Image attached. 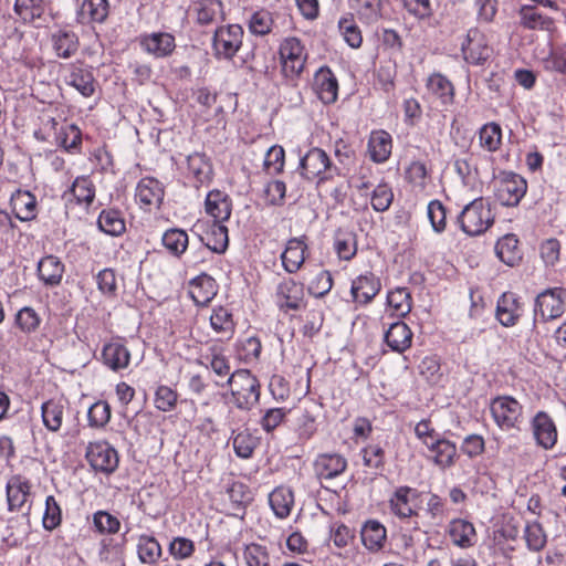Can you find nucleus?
<instances>
[{
	"label": "nucleus",
	"mask_w": 566,
	"mask_h": 566,
	"mask_svg": "<svg viewBox=\"0 0 566 566\" xmlns=\"http://www.w3.org/2000/svg\"><path fill=\"white\" fill-rule=\"evenodd\" d=\"M227 384L231 388L233 403L241 410H251L260 400L261 385L248 369H238L230 375Z\"/></svg>",
	"instance_id": "nucleus-1"
},
{
	"label": "nucleus",
	"mask_w": 566,
	"mask_h": 566,
	"mask_svg": "<svg viewBox=\"0 0 566 566\" xmlns=\"http://www.w3.org/2000/svg\"><path fill=\"white\" fill-rule=\"evenodd\" d=\"M297 171L301 177L317 184L332 180L339 174L338 168L332 163L329 156L321 148L313 147L300 158Z\"/></svg>",
	"instance_id": "nucleus-2"
},
{
	"label": "nucleus",
	"mask_w": 566,
	"mask_h": 566,
	"mask_svg": "<svg viewBox=\"0 0 566 566\" xmlns=\"http://www.w3.org/2000/svg\"><path fill=\"white\" fill-rule=\"evenodd\" d=\"M279 56L282 75L285 78L295 80L305 67L307 51L298 38L287 36L279 45Z\"/></svg>",
	"instance_id": "nucleus-3"
},
{
	"label": "nucleus",
	"mask_w": 566,
	"mask_h": 566,
	"mask_svg": "<svg viewBox=\"0 0 566 566\" xmlns=\"http://www.w3.org/2000/svg\"><path fill=\"white\" fill-rule=\"evenodd\" d=\"M494 222L489 202L483 198H478L467 205L459 216V223L468 235H479L484 233Z\"/></svg>",
	"instance_id": "nucleus-4"
},
{
	"label": "nucleus",
	"mask_w": 566,
	"mask_h": 566,
	"mask_svg": "<svg viewBox=\"0 0 566 566\" xmlns=\"http://www.w3.org/2000/svg\"><path fill=\"white\" fill-rule=\"evenodd\" d=\"M490 411L496 426L502 431L521 430L523 423V406L511 396L492 399Z\"/></svg>",
	"instance_id": "nucleus-5"
},
{
	"label": "nucleus",
	"mask_w": 566,
	"mask_h": 566,
	"mask_svg": "<svg viewBox=\"0 0 566 566\" xmlns=\"http://www.w3.org/2000/svg\"><path fill=\"white\" fill-rule=\"evenodd\" d=\"M243 29L239 24L219 27L214 31L212 48L218 59L231 60L242 46Z\"/></svg>",
	"instance_id": "nucleus-6"
},
{
	"label": "nucleus",
	"mask_w": 566,
	"mask_h": 566,
	"mask_svg": "<svg viewBox=\"0 0 566 566\" xmlns=\"http://www.w3.org/2000/svg\"><path fill=\"white\" fill-rule=\"evenodd\" d=\"M32 484L21 475H13L7 482V503L10 512L29 515L32 507Z\"/></svg>",
	"instance_id": "nucleus-7"
},
{
	"label": "nucleus",
	"mask_w": 566,
	"mask_h": 566,
	"mask_svg": "<svg viewBox=\"0 0 566 566\" xmlns=\"http://www.w3.org/2000/svg\"><path fill=\"white\" fill-rule=\"evenodd\" d=\"M526 190V180L517 174L502 172L496 180L495 196L503 206H517Z\"/></svg>",
	"instance_id": "nucleus-8"
},
{
	"label": "nucleus",
	"mask_w": 566,
	"mask_h": 566,
	"mask_svg": "<svg viewBox=\"0 0 566 566\" xmlns=\"http://www.w3.org/2000/svg\"><path fill=\"white\" fill-rule=\"evenodd\" d=\"M566 290L562 287L548 289L539 293L535 300V318L546 322L560 317L565 311Z\"/></svg>",
	"instance_id": "nucleus-9"
},
{
	"label": "nucleus",
	"mask_w": 566,
	"mask_h": 566,
	"mask_svg": "<svg viewBox=\"0 0 566 566\" xmlns=\"http://www.w3.org/2000/svg\"><path fill=\"white\" fill-rule=\"evenodd\" d=\"M85 457L91 467L98 472L109 474L118 467L117 451L105 441L88 443Z\"/></svg>",
	"instance_id": "nucleus-10"
},
{
	"label": "nucleus",
	"mask_w": 566,
	"mask_h": 566,
	"mask_svg": "<svg viewBox=\"0 0 566 566\" xmlns=\"http://www.w3.org/2000/svg\"><path fill=\"white\" fill-rule=\"evenodd\" d=\"M419 492L407 485L397 488L388 500L390 513L403 521L418 515Z\"/></svg>",
	"instance_id": "nucleus-11"
},
{
	"label": "nucleus",
	"mask_w": 566,
	"mask_h": 566,
	"mask_svg": "<svg viewBox=\"0 0 566 566\" xmlns=\"http://www.w3.org/2000/svg\"><path fill=\"white\" fill-rule=\"evenodd\" d=\"M462 52L468 63L479 65L492 55L493 50L480 30L470 29L465 41L462 43Z\"/></svg>",
	"instance_id": "nucleus-12"
},
{
	"label": "nucleus",
	"mask_w": 566,
	"mask_h": 566,
	"mask_svg": "<svg viewBox=\"0 0 566 566\" xmlns=\"http://www.w3.org/2000/svg\"><path fill=\"white\" fill-rule=\"evenodd\" d=\"M533 437L538 447L551 450L557 442V428L552 417L545 411H538L531 420Z\"/></svg>",
	"instance_id": "nucleus-13"
},
{
	"label": "nucleus",
	"mask_w": 566,
	"mask_h": 566,
	"mask_svg": "<svg viewBox=\"0 0 566 566\" xmlns=\"http://www.w3.org/2000/svg\"><path fill=\"white\" fill-rule=\"evenodd\" d=\"M380 290V279L373 272H366L357 276L352 282L350 293L356 303L367 305L374 300Z\"/></svg>",
	"instance_id": "nucleus-14"
},
{
	"label": "nucleus",
	"mask_w": 566,
	"mask_h": 566,
	"mask_svg": "<svg viewBox=\"0 0 566 566\" xmlns=\"http://www.w3.org/2000/svg\"><path fill=\"white\" fill-rule=\"evenodd\" d=\"M65 83L74 87L84 97H91L95 92L93 73L82 64H69L64 69Z\"/></svg>",
	"instance_id": "nucleus-15"
},
{
	"label": "nucleus",
	"mask_w": 566,
	"mask_h": 566,
	"mask_svg": "<svg viewBox=\"0 0 566 566\" xmlns=\"http://www.w3.org/2000/svg\"><path fill=\"white\" fill-rule=\"evenodd\" d=\"M276 304L282 311L301 308L304 300L303 285L292 279L282 281L276 287Z\"/></svg>",
	"instance_id": "nucleus-16"
},
{
	"label": "nucleus",
	"mask_w": 566,
	"mask_h": 566,
	"mask_svg": "<svg viewBox=\"0 0 566 566\" xmlns=\"http://www.w3.org/2000/svg\"><path fill=\"white\" fill-rule=\"evenodd\" d=\"M522 303L520 302V297L516 294L512 292H505L499 297L495 316L501 325L505 327L516 325L520 317L522 316Z\"/></svg>",
	"instance_id": "nucleus-17"
},
{
	"label": "nucleus",
	"mask_w": 566,
	"mask_h": 566,
	"mask_svg": "<svg viewBox=\"0 0 566 566\" xmlns=\"http://www.w3.org/2000/svg\"><path fill=\"white\" fill-rule=\"evenodd\" d=\"M164 195L161 184L153 177H146L137 184L135 198L140 208L150 210L160 206Z\"/></svg>",
	"instance_id": "nucleus-18"
},
{
	"label": "nucleus",
	"mask_w": 566,
	"mask_h": 566,
	"mask_svg": "<svg viewBox=\"0 0 566 566\" xmlns=\"http://www.w3.org/2000/svg\"><path fill=\"white\" fill-rule=\"evenodd\" d=\"M314 91L324 104H333L338 96V82L328 67H321L314 75Z\"/></svg>",
	"instance_id": "nucleus-19"
},
{
	"label": "nucleus",
	"mask_w": 566,
	"mask_h": 566,
	"mask_svg": "<svg viewBox=\"0 0 566 566\" xmlns=\"http://www.w3.org/2000/svg\"><path fill=\"white\" fill-rule=\"evenodd\" d=\"M205 210L214 222H224L229 220L232 212V202L230 197L218 189L208 192L205 200Z\"/></svg>",
	"instance_id": "nucleus-20"
},
{
	"label": "nucleus",
	"mask_w": 566,
	"mask_h": 566,
	"mask_svg": "<svg viewBox=\"0 0 566 566\" xmlns=\"http://www.w3.org/2000/svg\"><path fill=\"white\" fill-rule=\"evenodd\" d=\"M520 23L528 30H542L553 32L555 30V21L543 14L536 6L524 4L518 10Z\"/></svg>",
	"instance_id": "nucleus-21"
},
{
	"label": "nucleus",
	"mask_w": 566,
	"mask_h": 566,
	"mask_svg": "<svg viewBox=\"0 0 566 566\" xmlns=\"http://www.w3.org/2000/svg\"><path fill=\"white\" fill-rule=\"evenodd\" d=\"M412 332L409 326L402 321H397L390 324L389 328L385 332L384 340L397 353H403L410 348L412 344Z\"/></svg>",
	"instance_id": "nucleus-22"
},
{
	"label": "nucleus",
	"mask_w": 566,
	"mask_h": 566,
	"mask_svg": "<svg viewBox=\"0 0 566 566\" xmlns=\"http://www.w3.org/2000/svg\"><path fill=\"white\" fill-rule=\"evenodd\" d=\"M307 245L303 239L293 238L287 241L286 248L281 254L282 265L289 273L297 272L305 261Z\"/></svg>",
	"instance_id": "nucleus-23"
},
{
	"label": "nucleus",
	"mask_w": 566,
	"mask_h": 566,
	"mask_svg": "<svg viewBox=\"0 0 566 566\" xmlns=\"http://www.w3.org/2000/svg\"><path fill=\"white\" fill-rule=\"evenodd\" d=\"M392 150V138L386 130L371 132L368 139V153L373 161L382 164L387 161Z\"/></svg>",
	"instance_id": "nucleus-24"
},
{
	"label": "nucleus",
	"mask_w": 566,
	"mask_h": 566,
	"mask_svg": "<svg viewBox=\"0 0 566 566\" xmlns=\"http://www.w3.org/2000/svg\"><path fill=\"white\" fill-rule=\"evenodd\" d=\"M316 474L321 479H334L342 474L347 467L344 457L337 453H325L317 457L314 463Z\"/></svg>",
	"instance_id": "nucleus-25"
},
{
	"label": "nucleus",
	"mask_w": 566,
	"mask_h": 566,
	"mask_svg": "<svg viewBox=\"0 0 566 566\" xmlns=\"http://www.w3.org/2000/svg\"><path fill=\"white\" fill-rule=\"evenodd\" d=\"M448 534L452 543L461 548L471 547L476 542V532L473 524L462 518H455L450 522Z\"/></svg>",
	"instance_id": "nucleus-26"
},
{
	"label": "nucleus",
	"mask_w": 566,
	"mask_h": 566,
	"mask_svg": "<svg viewBox=\"0 0 566 566\" xmlns=\"http://www.w3.org/2000/svg\"><path fill=\"white\" fill-rule=\"evenodd\" d=\"M427 449L430 452L429 458L441 469L452 467L458 457L455 443L441 437L433 442L432 447H427Z\"/></svg>",
	"instance_id": "nucleus-27"
},
{
	"label": "nucleus",
	"mask_w": 566,
	"mask_h": 566,
	"mask_svg": "<svg viewBox=\"0 0 566 566\" xmlns=\"http://www.w3.org/2000/svg\"><path fill=\"white\" fill-rule=\"evenodd\" d=\"M189 294L197 305H207L217 294L216 281L202 274L190 282Z\"/></svg>",
	"instance_id": "nucleus-28"
},
{
	"label": "nucleus",
	"mask_w": 566,
	"mask_h": 566,
	"mask_svg": "<svg viewBox=\"0 0 566 566\" xmlns=\"http://www.w3.org/2000/svg\"><path fill=\"white\" fill-rule=\"evenodd\" d=\"M11 207L21 221H30L36 217V198L30 191H15L11 196Z\"/></svg>",
	"instance_id": "nucleus-29"
},
{
	"label": "nucleus",
	"mask_w": 566,
	"mask_h": 566,
	"mask_svg": "<svg viewBox=\"0 0 566 566\" xmlns=\"http://www.w3.org/2000/svg\"><path fill=\"white\" fill-rule=\"evenodd\" d=\"M360 535L364 546L370 552H379L387 539L386 527L376 520L367 521Z\"/></svg>",
	"instance_id": "nucleus-30"
},
{
	"label": "nucleus",
	"mask_w": 566,
	"mask_h": 566,
	"mask_svg": "<svg viewBox=\"0 0 566 566\" xmlns=\"http://www.w3.org/2000/svg\"><path fill=\"white\" fill-rule=\"evenodd\" d=\"M142 46L156 57H165L175 50V38L169 33H153L142 40Z\"/></svg>",
	"instance_id": "nucleus-31"
},
{
	"label": "nucleus",
	"mask_w": 566,
	"mask_h": 566,
	"mask_svg": "<svg viewBox=\"0 0 566 566\" xmlns=\"http://www.w3.org/2000/svg\"><path fill=\"white\" fill-rule=\"evenodd\" d=\"M210 326L214 333L220 335L219 339H229L235 331V323L232 312L223 306L212 310L210 315Z\"/></svg>",
	"instance_id": "nucleus-32"
},
{
	"label": "nucleus",
	"mask_w": 566,
	"mask_h": 566,
	"mask_svg": "<svg viewBox=\"0 0 566 566\" xmlns=\"http://www.w3.org/2000/svg\"><path fill=\"white\" fill-rule=\"evenodd\" d=\"M64 273V265L59 258L46 255L38 263V274L40 280L50 286L60 284Z\"/></svg>",
	"instance_id": "nucleus-33"
},
{
	"label": "nucleus",
	"mask_w": 566,
	"mask_h": 566,
	"mask_svg": "<svg viewBox=\"0 0 566 566\" xmlns=\"http://www.w3.org/2000/svg\"><path fill=\"white\" fill-rule=\"evenodd\" d=\"M197 22L209 25L224 20L223 3L220 0H199L195 3Z\"/></svg>",
	"instance_id": "nucleus-34"
},
{
	"label": "nucleus",
	"mask_w": 566,
	"mask_h": 566,
	"mask_svg": "<svg viewBox=\"0 0 566 566\" xmlns=\"http://www.w3.org/2000/svg\"><path fill=\"white\" fill-rule=\"evenodd\" d=\"M48 4L45 0H15L14 13L23 23H35L42 20Z\"/></svg>",
	"instance_id": "nucleus-35"
},
{
	"label": "nucleus",
	"mask_w": 566,
	"mask_h": 566,
	"mask_svg": "<svg viewBox=\"0 0 566 566\" xmlns=\"http://www.w3.org/2000/svg\"><path fill=\"white\" fill-rule=\"evenodd\" d=\"M427 88L442 105H450L454 99L453 84L441 73H433L427 80Z\"/></svg>",
	"instance_id": "nucleus-36"
},
{
	"label": "nucleus",
	"mask_w": 566,
	"mask_h": 566,
	"mask_svg": "<svg viewBox=\"0 0 566 566\" xmlns=\"http://www.w3.org/2000/svg\"><path fill=\"white\" fill-rule=\"evenodd\" d=\"M65 401L50 399L41 407L42 420L45 428L51 432H57L63 422Z\"/></svg>",
	"instance_id": "nucleus-37"
},
{
	"label": "nucleus",
	"mask_w": 566,
	"mask_h": 566,
	"mask_svg": "<svg viewBox=\"0 0 566 566\" xmlns=\"http://www.w3.org/2000/svg\"><path fill=\"white\" fill-rule=\"evenodd\" d=\"M104 364L113 370L126 368L130 360L128 349L120 343L106 344L102 352Z\"/></svg>",
	"instance_id": "nucleus-38"
},
{
	"label": "nucleus",
	"mask_w": 566,
	"mask_h": 566,
	"mask_svg": "<svg viewBox=\"0 0 566 566\" xmlns=\"http://www.w3.org/2000/svg\"><path fill=\"white\" fill-rule=\"evenodd\" d=\"M269 503L277 517L285 518L294 505V494L290 488L279 486L270 493Z\"/></svg>",
	"instance_id": "nucleus-39"
},
{
	"label": "nucleus",
	"mask_w": 566,
	"mask_h": 566,
	"mask_svg": "<svg viewBox=\"0 0 566 566\" xmlns=\"http://www.w3.org/2000/svg\"><path fill=\"white\" fill-rule=\"evenodd\" d=\"M495 252L499 259L510 266H514L522 259L518 239L515 234H506L501 238L495 245Z\"/></svg>",
	"instance_id": "nucleus-40"
},
{
	"label": "nucleus",
	"mask_w": 566,
	"mask_h": 566,
	"mask_svg": "<svg viewBox=\"0 0 566 566\" xmlns=\"http://www.w3.org/2000/svg\"><path fill=\"white\" fill-rule=\"evenodd\" d=\"M387 306L392 316L405 317L412 307L411 294L405 287H397L387 294Z\"/></svg>",
	"instance_id": "nucleus-41"
},
{
	"label": "nucleus",
	"mask_w": 566,
	"mask_h": 566,
	"mask_svg": "<svg viewBox=\"0 0 566 566\" xmlns=\"http://www.w3.org/2000/svg\"><path fill=\"white\" fill-rule=\"evenodd\" d=\"M97 224L101 231L113 237H118L126 230L122 213L115 209L103 210L98 216Z\"/></svg>",
	"instance_id": "nucleus-42"
},
{
	"label": "nucleus",
	"mask_w": 566,
	"mask_h": 566,
	"mask_svg": "<svg viewBox=\"0 0 566 566\" xmlns=\"http://www.w3.org/2000/svg\"><path fill=\"white\" fill-rule=\"evenodd\" d=\"M52 44L57 56L69 59L78 49V39L74 32L59 30L52 34Z\"/></svg>",
	"instance_id": "nucleus-43"
},
{
	"label": "nucleus",
	"mask_w": 566,
	"mask_h": 566,
	"mask_svg": "<svg viewBox=\"0 0 566 566\" xmlns=\"http://www.w3.org/2000/svg\"><path fill=\"white\" fill-rule=\"evenodd\" d=\"M188 171L195 178L198 185H202L211 179L212 167L202 153H193L187 157Z\"/></svg>",
	"instance_id": "nucleus-44"
},
{
	"label": "nucleus",
	"mask_w": 566,
	"mask_h": 566,
	"mask_svg": "<svg viewBox=\"0 0 566 566\" xmlns=\"http://www.w3.org/2000/svg\"><path fill=\"white\" fill-rule=\"evenodd\" d=\"M202 240L211 251L223 253L229 243L228 228L223 222H213Z\"/></svg>",
	"instance_id": "nucleus-45"
},
{
	"label": "nucleus",
	"mask_w": 566,
	"mask_h": 566,
	"mask_svg": "<svg viewBox=\"0 0 566 566\" xmlns=\"http://www.w3.org/2000/svg\"><path fill=\"white\" fill-rule=\"evenodd\" d=\"M137 553L143 564L153 565L161 556V546L155 537L142 535L138 538Z\"/></svg>",
	"instance_id": "nucleus-46"
},
{
	"label": "nucleus",
	"mask_w": 566,
	"mask_h": 566,
	"mask_svg": "<svg viewBox=\"0 0 566 566\" xmlns=\"http://www.w3.org/2000/svg\"><path fill=\"white\" fill-rule=\"evenodd\" d=\"M354 9L361 22L373 24L381 18L382 2L381 0H354Z\"/></svg>",
	"instance_id": "nucleus-47"
},
{
	"label": "nucleus",
	"mask_w": 566,
	"mask_h": 566,
	"mask_svg": "<svg viewBox=\"0 0 566 566\" xmlns=\"http://www.w3.org/2000/svg\"><path fill=\"white\" fill-rule=\"evenodd\" d=\"M161 242L168 252L179 256L186 251L189 240L185 230L171 228L163 234Z\"/></svg>",
	"instance_id": "nucleus-48"
},
{
	"label": "nucleus",
	"mask_w": 566,
	"mask_h": 566,
	"mask_svg": "<svg viewBox=\"0 0 566 566\" xmlns=\"http://www.w3.org/2000/svg\"><path fill=\"white\" fill-rule=\"evenodd\" d=\"M94 531L101 535H114L120 528V522L117 516L107 511H97L92 515Z\"/></svg>",
	"instance_id": "nucleus-49"
},
{
	"label": "nucleus",
	"mask_w": 566,
	"mask_h": 566,
	"mask_svg": "<svg viewBox=\"0 0 566 566\" xmlns=\"http://www.w3.org/2000/svg\"><path fill=\"white\" fill-rule=\"evenodd\" d=\"M107 14V0H85L80 11L81 19L91 22H103Z\"/></svg>",
	"instance_id": "nucleus-50"
},
{
	"label": "nucleus",
	"mask_w": 566,
	"mask_h": 566,
	"mask_svg": "<svg viewBox=\"0 0 566 566\" xmlns=\"http://www.w3.org/2000/svg\"><path fill=\"white\" fill-rule=\"evenodd\" d=\"M54 138L56 144L67 151L77 149L82 143L81 130L73 124L62 125Z\"/></svg>",
	"instance_id": "nucleus-51"
},
{
	"label": "nucleus",
	"mask_w": 566,
	"mask_h": 566,
	"mask_svg": "<svg viewBox=\"0 0 566 566\" xmlns=\"http://www.w3.org/2000/svg\"><path fill=\"white\" fill-rule=\"evenodd\" d=\"M480 146L488 151H496L502 142V129L495 123L485 124L479 133Z\"/></svg>",
	"instance_id": "nucleus-52"
},
{
	"label": "nucleus",
	"mask_w": 566,
	"mask_h": 566,
	"mask_svg": "<svg viewBox=\"0 0 566 566\" xmlns=\"http://www.w3.org/2000/svg\"><path fill=\"white\" fill-rule=\"evenodd\" d=\"M243 559L247 566H270L271 556L268 547L259 543L245 545Z\"/></svg>",
	"instance_id": "nucleus-53"
},
{
	"label": "nucleus",
	"mask_w": 566,
	"mask_h": 566,
	"mask_svg": "<svg viewBox=\"0 0 566 566\" xmlns=\"http://www.w3.org/2000/svg\"><path fill=\"white\" fill-rule=\"evenodd\" d=\"M334 248L342 260H352L357 253L356 235L352 232H337Z\"/></svg>",
	"instance_id": "nucleus-54"
},
{
	"label": "nucleus",
	"mask_w": 566,
	"mask_h": 566,
	"mask_svg": "<svg viewBox=\"0 0 566 566\" xmlns=\"http://www.w3.org/2000/svg\"><path fill=\"white\" fill-rule=\"evenodd\" d=\"M77 203L91 205L95 198V187L88 177H77L70 189Z\"/></svg>",
	"instance_id": "nucleus-55"
},
{
	"label": "nucleus",
	"mask_w": 566,
	"mask_h": 566,
	"mask_svg": "<svg viewBox=\"0 0 566 566\" xmlns=\"http://www.w3.org/2000/svg\"><path fill=\"white\" fill-rule=\"evenodd\" d=\"M524 538L526 541L527 548L533 552H541L547 543L546 533L538 522L526 524Z\"/></svg>",
	"instance_id": "nucleus-56"
},
{
	"label": "nucleus",
	"mask_w": 566,
	"mask_h": 566,
	"mask_svg": "<svg viewBox=\"0 0 566 566\" xmlns=\"http://www.w3.org/2000/svg\"><path fill=\"white\" fill-rule=\"evenodd\" d=\"M338 29L345 42L353 49H358L363 43L361 32L353 17L342 18Z\"/></svg>",
	"instance_id": "nucleus-57"
},
{
	"label": "nucleus",
	"mask_w": 566,
	"mask_h": 566,
	"mask_svg": "<svg viewBox=\"0 0 566 566\" xmlns=\"http://www.w3.org/2000/svg\"><path fill=\"white\" fill-rule=\"evenodd\" d=\"M111 415V406L104 400H98L88 409V424L93 428H104L109 422Z\"/></svg>",
	"instance_id": "nucleus-58"
},
{
	"label": "nucleus",
	"mask_w": 566,
	"mask_h": 566,
	"mask_svg": "<svg viewBox=\"0 0 566 566\" xmlns=\"http://www.w3.org/2000/svg\"><path fill=\"white\" fill-rule=\"evenodd\" d=\"M261 348L262 345L258 337H247L239 340L237 345L238 357L245 363L254 361L259 358Z\"/></svg>",
	"instance_id": "nucleus-59"
},
{
	"label": "nucleus",
	"mask_w": 566,
	"mask_h": 566,
	"mask_svg": "<svg viewBox=\"0 0 566 566\" xmlns=\"http://www.w3.org/2000/svg\"><path fill=\"white\" fill-rule=\"evenodd\" d=\"M249 31L254 35H266L272 31L273 19L269 11L254 12L249 20Z\"/></svg>",
	"instance_id": "nucleus-60"
},
{
	"label": "nucleus",
	"mask_w": 566,
	"mask_h": 566,
	"mask_svg": "<svg viewBox=\"0 0 566 566\" xmlns=\"http://www.w3.org/2000/svg\"><path fill=\"white\" fill-rule=\"evenodd\" d=\"M62 522V511L53 495L45 499V510L42 518L43 527L46 531L55 530Z\"/></svg>",
	"instance_id": "nucleus-61"
},
{
	"label": "nucleus",
	"mask_w": 566,
	"mask_h": 566,
	"mask_svg": "<svg viewBox=\"0 0 566 566\" xmlns=\"http://www.w3.org/2000/svg\"><path fill=\"white\" fill-rule=\"evenodd\" d=\"M232 446L238 457L248 459L258 446V440L248 431H241L233 437Z\"/></svg>",
	"instance_id": "nucleus-62"
},
{
	"label": "nucleus",
	"mask_w": 566,
	"mask_h": 566,
	"mask_svg": "<svg viewBox=\"0 0 566 566\" xmlns=\"http://www.w3.org/2000/svg\"><path fill=\"white\" fill-rule=\"evenodd\" d=\"M41 323L39 314L29 306L21 308L15 315V324L25 334L35 332Z\"/></svg>",
	"instance_id": "nucleus-63"
},
{
	"label": "nucleus",
	"mask_w": 566,
	"mask_h": 566,
	"mask_svg": "<svg viewBox=\"0 0 566 566\" xmlns=\"http://www.w3.org/2000/svg\"><path fill=\"white\" fill-rule=\"evenodd\" d=\"M394 200V192L387 184L378 185L371 193V207L378 212L387 211Z\"/></svg>",
	"instance_id": "nucleus-64"
}]
</instances>
